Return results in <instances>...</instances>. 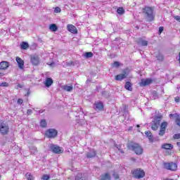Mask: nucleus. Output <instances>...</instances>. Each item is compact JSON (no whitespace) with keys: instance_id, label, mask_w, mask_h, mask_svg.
Instances as JSON below:
<instances>
[{"instance_id":"2","label":"nucleus","mask_w":180,"mask_h":180,"mask_svg":"<svg viewBox=\"0 0 180 180\" xmlns=\"http://www.w3.org/2000/svg\"><path fill=\"white\" fill-rule=\"evenodd\" d=\"M128 148L134 151L137 155H141V154H143V148H141L139 143H131L128 145Z\"/></svg>"},{"instance_id":"26","label":"nucleus","mask_w":180,"mask_h":180,"mask_svg":"<svg viewBox=\"0 0 180 180\" xmlns=\"http://www.w3.org/2000/svg\"><path fill=\"white\" fill-rule=\"evenodd\" d=\"M49 29L50 30H51L52 32H56L57 30V25H56V24H51L49 26Z\"/></svg>"},{"instance_id":"36","label":"nucleus","mask_w":180,"mask_h":180,"mask_svg":"<svg viewBox=\"0 0 180 180\" xmlns=\"http://www.w3.org/2000/svg\"><path fill=\"white\" fill-rule=\"evenodd\" d=\"M120 65V63L117 61L114 62L112 66L115 67V68H117Z\"/></svg>"},{"instance_id":"33","label":"nucleus","mask_w":180,"mask_h":180,"mask_svg":"<svg viewBox=\"0 0 180 180\" xmlns=\"http://www.w3.org/2000/svg\"><path fill=\"white\" fill-rule=\"evenodd\" d=\"M50 179V176L47 175V174H44L42 177H41V180H49Z\"/></svg>"},{"instance_id":"13","label":"nucleus","mask_w":180,"mask_h":180,"mask_svg":"<svg viewBox=\"0 0 180 180\" xmlns=\"http://www.w3.org/2000/svg\"><path fill=\"white\" fill-rule=\"evenodd\" d=\"M45 86H46L47 88H50V86H51V85H53V79L50 78V77H47L44 82Z\"/></svg>"},{"instance_id":"1","label":"nucleus","mask_w":180,"mask_h":180,"mask_svg":"<svg viewBox=\"0 0 180 180\" xmlns=\"http://www.w3.org/2000/svg\"><path fill=\"white\" fill-rule=\"evenodd\" d=\"M143 12L145 14L148 22H153V20H154L153 10L151 7H145L143 9Z\"/></svg>"},{"instance_id":"7","label":"nucleus","mask_w":180,"mask_h":180,"mask_svg":"<svg viewBox=\"0 0 180 180\" xmlns=\"http://www.w3.org/2000/svg\"><path fill=\"white\" fill-rule=\"evenodd\" d=\"M164 167L165 169H169V171H176L178 169V165L176 163H164Z\"/></svg>"},{"instance_id":"46","label":"nucleus","mask_w":180,"mask_h":180,"mask_svg":"<svg viewBox=\"0 0 180 180\" xmlns=\"http://www.w3.org/2000/svg\"><path fill=\"white\" fill-rule=\"evenodd\" d=\"M17 88H22V85L18 84V85H17Z\"/></svg>"},{"instance_id":"23","label":"nucleus","mask_w":180,"mask_h":180,"mask_svg":"<svg viewBox=\"0 0 180 180\" xmlns=\"http://www.w3.org/2000/svg\"><path fill=\"white\" fill-rule=\"evenodd\" d=\"M139 44H140L141 46H148V42L143 39H140L138 41Z\"/></svg>"},{"instance_id":"15","label":"nucleus","mask_w":180,"mask_h":180,"mask_svg":"<svg viewBox=\"0 0 180 180\" xmlns=\"http://www.w3.org/2000/svg\"><path fill=\"white\" fill-rule=\"evenodd\" d=\"M96 110H102L103 109V103L102 102H97L94 104Z\"/></svg>"},{"instance_id":"27","label":"nucleus","mask_w":180,"mask_h":180,"mask_svg":"<svg viewBox=\"0 0 180 180\" xmlns=\"http://www.w3.org/2000/svg\"><path fill=\"white\" fill-rule=\"evenodd\" d=\"M25 178L27 180H34V177L33 176H32V174L30 173H27L25 174Z\"/></svg>"},{"instance_id":"12","label":"nucleus","mask_w":180,"mask_h":180,"mask_svg":"<svg viewBox=\"0 0 180 180\" xmlns=\"http://www.w3.org/2000/svg\"><path fill=\"white\" fill-rule=\"evenodd\" d=\"M153 82L151 79H142L140 82L141 86H147V85H150Z\"/></svg>"},{"instance_id":"9","label":"nucleus","mask_w":180,"mask_h":180,"mask_svg":"<svg viewBox=\"0 0 180 180\" xmlns=\"http://www.w3.org/2000/svg\"><path fill=\"white\" fill-rule=\"evenodd\" d=\"M30 61L32 65H39L40 64V58L37 55H31Z\"/></svg>"},{"instance_id":"17","label":"nucleus","mask_w":180,"mask_h":180,"mask_svg":"<svg viewBox=\"0 0 180 180\" xmlns=\"http://www.w3.org/2000/svg\"><path fill=\"white\" fill-rule=\"evenodd\" d=\"M9 67V63L6 61H2L0 63V70H6Z\"/></svg>"},{"instance_id":"6","label":"nucleus","mask_w":180,"mask_h":180,"mask_svg":"<svg viewBox=\"0 0 180 180\" xmlns=\"http://www.w3.org/2000/svg\"><path fill=\"white\" fill-rule=\"evenodd\" d=\"M8 131H9V126L8 124L5 122L0 123V133L1 134H8Z\"/></svg>"},{"instance_id":"4","label":"nucleus","mask_w":180,"mask_h":180,"mask_svg":"<svg viewBox=\"0 0 180 180\" xmlns=\"http://www.w3.org/2000/svg\"><path fill=\"white\" fill-rule=\"evenodd\" d=\"M58 133L57 130L49 129L46 131L45 134L48 139H54V137L57 136Z\"/></svg>"},{"instance_id":"11","label":"nucleus","mask_w":180,"mask_h":180,"mask_svg":"<svg viewBox=\"0 0 180 180\" xmlns=\"http://www.w3.org/2000/svg\"><path fill=\"white\" fill-rule=\"evenodd\" d=\"M16 63H18L20 70H23L25 68V61L20 58L19 56L15 58Z\"/></svg>"},{"instance_id":"40","label":"nucleus","mask_w":180,"mask_h":180,"mask_svg":"<svg viewBox=\"0 0 180 180\" xmlns=\"http://www.w3.org/2000/svg\"><path fill=\"white\" fill-rule=\"evenodd\" d=\"M164 32V27H159V33L161 34Z\"/></svg>"},{"instance_id":"48","label":"nucleus","mask_w":180,"mask_h":180,"mask_svg":"<svg viewBox=\"0 0 180 180\" xmlns=\"http://www.w3.org/2000/svg\"><path fill=\"white\" fill-rule=\"evenodd\" d=\"M158 60H162V56H160V58H158Z\"/></svg>"},{"instance_id":"52","label":"nucleus","mask_w":180,"mask_h":180,"mask_svg":"<svg viewBox=\"0 0 180 180\" xmlns=\"http://www.w3.org/2000/svg\"><path fill=\"white\" fill-rule=\"evenodd\" d=\"M27 95H29V91L27 92Z\"/></svg>"},{"instance_id":"49","label":"nucleus","mask_w":180,"mask_h":180,"mask_svg":"<svg viewBox=\"0 0 180 180\" xmlns=\"http://www.w3.org/2000/svg\"><path fill=\"white\" fill-rule=\"evenodd\" d=\"M136 127H140V125H139V124H137V125H136Z\"/></svg>"},{"instance_id":"28","label":"nucleus","mask_w":180,"mask_h":180,"mask_svg":"<svg viewBox=\"0 0 180 180\" xmlns=\"http://www.w3.org/2000/svg\"><path fill=\"white\" fill-rule=\"evenodd\" d=\"M31 154H36L37 153V148L34 146H31L30 148Z\"/></svg>"},{"instance_id":"45","label":"nucleus","mask_w":180,"mask_h":180,"mask_svg":"<svg viewBox=\"0 0 180 180\" xmlns=\"http://www.w3.org/2000/svg\"><path fill=\"white\" fill-rule=\"evenodd\" d=\"M174 101H175V102H176V103H179V97H176V98H174Z\"/></svg>"},{"instance_id":"32","label":"nucleus","mask_w":180,"mask_h":180,"mask_svg":"<svg viewBox=\"0 0 180 180\" xmlns=\"http://www.w3.org/2000/svg\"><path fill=\"white\" fill-rule=\"evenodd\" d=\"M40 126H41V127H46L47 126V122H46L45 120H41Z\"/></svg>"},{"instance_id":"30","label":"nucleus","mask_w":180,"mask_h":180,"mask_svg":"<svg viewBox=\"0 0 180 180\" xmlns=\"http://www.w3.org/2000/svg\"><path fill=\"white\" fill-rule=\"evenodd\" d=\"M167 126H168V123H167V122H164L161 124L160 125V129H163V130H166L167 129Z\"/></svg>"},{"instance_id":"10","label":"nucleus","mask_w":180,"mask_h":180,"mask_svg":"<svg viewBox=\"0 0 180 180\" xmlns=\"http://www.w3.org/2000/svg\"><path fill=\"white\" fill-rule=\"evenodd\" d=\"M50 149L53 153H55V154H61L63 151L60 147L57 146L56 145H51Z\"/></svg>"},{"instance_id":"50","label":"nucleus","mask_w":180,"mask_h":180,"mask_svg":"<svg viewBox=\"0 0 180 180\" xmlns=\"http://www.w3.org/2000/svg\"><path fill=\"white\" fill-rule=\"evenodd\" d=\"M170 116H174V115L171 114Z\"/></svg>"},{"instance_id":"35","label":"nucleus","mask_w":180,"mask_h":180,"mask_svg":"<svg viewBox=\"0 0 180 180\" xmlns=\"http://www.w3.org/2000/svg\"><path fill=\"white\" fill-rule=\"evenodd\" d=\"M164 134H165V129H162L160 128L159 136H164Z\"/></svg>"},{"instance_id":"43","label":"nucleus","mask_w":180,"mask_h":180,"mask_svg":"<svg viewBox=\"0 0 180 180\" xmlns=\"http://www.w3.org/2000/svg\"><path fill=\"white\" fill-rule=\"evenodd\" d=\"M175 20H177V22H180V16L179 15H176L174 16Z\"/></svg>"},{"instance_id":"39","label":"nucleus","mask_w":180,"mask_h":180,"mask_svg":"<svg viewBox=\"0 0 180 180\" xmlns=\"http://www.w3.org/2000/svg\"><path fill=\"white\" fill-rule=\"evenodd\" d=\"M112 176H114L115 179H119V174L117 173H114Z\"/></svg>"},{"instance_id":"24","label":"nucleus","mask_w":180,"mask_h":180,"mask_svg":"<svg viewBox=\"0 0 180 180\" xmlns=\"http://www.w3.org/2000/svg\"><path fill=\"white\" fill-rule=\"evenodd\" d=\"M125 89H127V91H131L133 89V88L131 87V83H130L129 82H127L125 83Z\"/></svg>"},{"instance_id":"14","label":"nucleus","mask_w":180,"mask_h":180,"mask_svg":"<svg viewBox=\"0 0 180 180\" xmlns=\"http://www.w3.org/2000/svg\"><path fill=\"white\" fill-rule=\"evenodd\" d=\"M67 30H68V32H70V33H77V27H75V26L70 24V25H68L67 26Z\"/></svg>"},{"instance_id":"18","label":"nucleus","mask_w":180,"mask_h":180,"mask_svg":"<svg viewBox=\"0 0 180 180\" xmlns=\"http://www.w3.org/2000/svg\"><path fill=\"white\" fill-rule=\"evenodd\" d=\"M145 134H146V137H148L150 143H153V141H154V139L153 137V134H151V131H147L145 132Z\"/></svg>"},{"instance_id":"16","label":"nucleus","mask_w":180,"mask_h":180,"mask_svg":"<svg viewBox=\"0 0 180 180\" xmlns=\"http://www.w3.org/2000/svg\"><path fill=\"white\" fill-rule=\"evenodd\" d=\"M88 178L82 173H78L76 176L75 180H87Z\"/></svg>"},{"instance_id":"44","label":"nucleus","mask_w":180,"mask_h":180,"mask_svg":"<svg viewBox=\"0 0 180 180\" xmlns=\"http://www.w3.org/2000/svg\"><path fill=\"white\" fill-rule=\"evenodd\" d=\"M32 112L33 111L32 110V109H28L27 111V115H32Z\"/></svg>"},{"instance_id":"20","label":"nucleus","mask_w":180,"mask_h":180,"mask_svg":"<svg viewBox=\"0 0 180 180\" xmlns=\"http://www.w3.org/2000/svg\"><path fill=\"white\" fill-rule=\"evenodd\" d=\"M101 180H110V176H109V174L105 173V174H102L100 176Z\"/></svg>"},{"instance_id":"42","label":"nucleus","mask_w":180,"mask_h":180,"mask_svg":"<svg viewBox=\"0 0 180 180\" xmlns=\"http://www.w3.org/2000/svg\"><path fill=\"white\" fill-rule=\"evenodd\" d=\"M18 105H22V103H23V100L21 98H18Z\"/></svg>"},{"instance_id":"41","label":"nucleus","mask_w":180,"mask_h":180,"mask_svg":"<svg viewBox=\"0 0 180 180\" xmlns=\"http://www.w3.org/2000/svg\"><path fill=\"white\" fill-rule=\"evenodd\" d=\"M0 86H8L9 84L7 82H3V83L1 84Z\"/></svg>"},{"instance_id":"22","label":"nucleus","mask_w":180,"mask_h":180,"mask_svg":"<svg viewBox=\"0 0 180 180\" xmlns=\"http://www.w3.org/2000/svg\"><path fill=\"white\" fill-rule=\"evenodd\" d=\"M96 155V152L95 150H91L90 153L86 154L87 158H94Z\"/></svg>"},{"instance_id":"25","label":"nucleus","mask_w":180,"mask_h":180,"mask_svg":"<svg viewBox=\"0 0 180 180\" xmlns=\"http://www.w3.org/2000/svg\"><path fill=\"white\" fill-rule=\"evenodd\" d=\"M21 49H22V50H27V49H29V44H27V42H22Z\"/></svg>"},{"instance_id":"31","label":"nucleus","mask_w":180,"mask_h":180,"mask_svg":"<svg viewBox=\"0 0 180 180\" xmlns=\"http://www.w3.org/2000/svg\"><path fill=\"white\" fill-rule=\"evenodd\" d=\"M117 12L119 15H123L124 13V9L122 7L117 8Z\"/></svg>"},{"instance_id":"21","label":"nucleus","mask_w":180,"mask_h":180,"mask_svg":"<svg viewBox=\"0 0 180 180\" xmlns=\"http://www.w3.org/2000/svg\"><path fill=\"white\" fill-rule=\"evenodd\" d=\"M73 89L74 87H72V86L65 85L63 86V89L67 92H71Z\"/></svg>"},{"instance_id":"29","label":"nucleus","mask_w":180,"mask_h":180,"mask_svg":"<svg viewBox=\"0 0 180 180\" xmlns=\"http://www.w3.org/2000/svg\"><path fill=\"white\" fill-rule=\"evenodd\" d=\"M94 56V53H92V52H86L84 54V57H86V58H91Z\"/></svg>"},{"instance_id":"19","label":"nucleus","mask_w":180,"mask_h":180,"mask_svg":"<svg viewBox=\"0 0 180 180\" xmlns=\"http://www.w3.org/2000/svg\"><path fill=\"white\" fill-rule=\"evenodd\" d=\"M162 148L164 150H172V148H174V146L171 143H165L162 146Z\"/></svg>"},{"instance_id":"3","label":"nucleus","mask_w":180,"mask_h":180,"mask_svg":"<svg viewBox=\"0 0 180 180\" xmlns=\"http://www.w3.org/2000/svg\"><path fill=\"white\" fill-rule=\"evenodd\" d=\"M127 75H129V70L125 69L122 74L115 76V79L116 81H123V79L127 78Z\"/></svg>"},{"instance_id":"8","label":"nucleus","mask_w":180,"mask_h":180,"mask_svg":"<svg viewBox=\"0 0 180 180\" xmlns=\"http://www.w3.org/2000/svg\"><path fill=\"white\" fill-rule=\"evenodd\" d=\"M160 123H161V117H156L153 119L151 129L152 130H157L160 126Z\"/></svg>"},{"instance_id":"47","label":"nucleus","mask_w":180,"mask_h":180,"mask_svg":"<svg viewBox=\"0 0 180 180\" xmlns=\"http://www.w3.org/2000/svg\"><path fill=\"white\" fill-rule=\"evenodd\" d=\"M153 96H157V93L155 91L153 92Z\"/></svg>"},{"instance_id":"37","label":"nucleus","mask_w":180,"mask_h":180,"mask_svg":"<svg viewBox=\"0 0 180 180\" xmlns=\"http://www.w3.org/2000/svg\"><path fill=\"white\" fill-rule=\"evenodd\" d=\"M176 123L177 126H180V115L177 117L176 120Z\"/></svg>"},{"instance_id":"34","label":"nucleus","mask_w":180,"mask_h":180,"mask_svg":"<svg viewBox=\"0 0 180 180\" xmlns=\"http://www.w3.org/2000/svg\"><path fill=\"white\" fill-rule=\"evenodd\" d=\"M61 12V8L60 7H56L54 9V13H60Z\"/></svg>"},{"instance_id":"51","label":"nucleus","mask_w":180,"mask_h":180,"mask_svg":"<svg viewBox=\"0 0 180 180\" xmlns=\"http://www.w3.org/2000/svg\"><path fill=\"white\" fill-rule=\"evenodd\" d=\"M132 127H130L129 130H131Z\"/></svg>"},{"instance_id":"38","label":"nucleus","mask_w":180,"mask_h":180,"mask_svg":"<svg viewBox=\"0 0 180 180\" xmlns=\"http://www.w3.org/2000/svg\"><path fill=\"white\" fill-rule=\"evenodd\" d=\"M173 139H174V140H177L178 139H180V134H176L173 136Z\"/></svg>"},{"instance_id":"5","label":"nucleus","mask_w":180,"mask_h":180,"mask_svg":"<svg viewBox=\"0 0 180 180\" xmlns=\"http://www.w3.org/2000/svg\"><path fill=\"white\" fill-rule=\"evenodd\" d=\"M133 174L136 179H140L141 178H144L146 173L144 172V170L139 169L134 171Z\"/></svg>"}]
</instances>
